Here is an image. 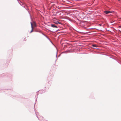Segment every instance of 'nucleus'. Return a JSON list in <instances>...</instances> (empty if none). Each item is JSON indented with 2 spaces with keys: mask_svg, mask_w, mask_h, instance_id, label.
I'll list each match as a JSON object with an SVG mask.
<instances>
[{
  "mask_svg": "<svg viewBox=\"0 0 121 121\" xmlns=\"http://www.w3.org/2000/svg\"><path fill=\"white\" fill-rule=\"evenodd\" d=\"M92 46L94 47L93 48L95 49H96V48L98 47V46L97 45H96V44H93L92 45Z\"/></svg>",
  "mask_w": 121,
  "mask_h": 121,
  "instance_id": "2",
  "label": "nucleus"
},
{
  "mask_svg": "<svg viewBox=\"0 0 121 121\" xmlns=\"http://www.w3.org/2000/svg\"><path fill=\"white\" fill-rule=\"evenodd\" d=\"M31 28H32V30L30 32V33H31L33 32V29H34V28H33V26L32 25H31Z\"/></svg>",
  "mask_w": 121,
  "mask_h": 121,
  "instance_id": "6",
  "label": "nucleus"
},
{
  "mask_svg": "<svg viewBox=\"0 0 121 121\" xmlns=\"http://www.w3.org/2000/svg\"><path fill=\"white\" fill-rule=\"evenodd\" d=\"M54 23H55L56 24H57L58 23L60 24V23H61V22H58V21L56 22H54Z\"/></svg>",
  "mask_w": 121,
  "mask_h": 121,
  "instance_id": "5",
  "label": "nucleus"
},
{
  "mask_svg": "<svg viewBox=\"0 0 121 121\" xmlns=\"http://www.w3.org/2000/svg\"><path fill=\"white\" fill-rule=\"evenodd\" d=\"M104 12L106 14H107L108 13H111V12L107 11H105Z\"/></svg>",
  "mask_w": 121,
  "mask_h": 121,
  "instance_id": "4",
  "label": "nucleus"
},
{
  "mask_svg": "<svg viewBox=\"0 0 121 121\" xmlns=\"http://www.w3.org/2000/svg\"><path fill=\"white\" fill-rule=\"evenodd\" d=\"M26 38H25V40H26Z\"/></svg>",
  "mask_w": 121,
  "mask_h": 121,
  "instance_id": "9",
  "label": "nucleus"
},
{
  "mask_svg": "<svg viewBox=\"0 0 121 121\" xmlns=\"http://www.w3.org/2000/svg\"><path fill=\"white\" fill-rule=\"evenodd\" d=\"M119 27H120V28H121V26H119Z\"/></svg>",
  "mask_w": 121,
  "mask_h": 121,
  "instance_id": "8",
  "label": "nucleus"
},
{
  "mask_svg": "<svg viewBox=\"0 0 121 121\" xmlns=\"http://www.w3.org/2000/svg\"><path fill=\"white\" fill-rule=\"evenodd\" d=\"M99 25L100 26H101V24H99Z\"/></svg>",
  "mask_w": 121,
  "mask_h": 121,
  "instance_id": "7",
  "label": "nucleus"
},
{
  "mask_svg": "<svg viewBox=\"0 0 121 121\" xmlns=\"http://www.w3.org/2000/svg\"><path fill=\"white\" fill-rule=\"evenodd\" d=\"M51 26L53 28H57V26H56L53 24H51Z\"/></svg>",
  "mask_w": 121,
  "mask_h": 121,
  "instance_id": "3",
  "label": "nucleus"
},
{
  "mask_svg": "<svg viewBox=\"0 0 121 121\" xmlns=\"http://www.w3.org/2000/svg\"><path fill=\"white\" fill-rule=\"evenodd\" d=\"M30 23L31 24V25H32L33 26V28H34L36 26V25L35 22H33V23H32L31 22Z\"/></svg>",
  "mask_w": 121,
  "mask_h": 121,
  "instance_id": "1",
  "label": "nucleus"
}]
</instances>
